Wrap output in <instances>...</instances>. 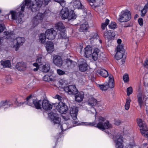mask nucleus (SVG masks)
<instances>
[{
	"label": "nucleus",
	"mask_w": 148,
	"mask_h": 148,
	"mask_svg": "<svg viewBox=\"0 0 148 148\" xmlns=\"http://www.w3.org/2000/svg\"><path fill=\"white\" fill-rule=\"evenodd\" d=\"M98 123H96L95 122L86 123L85 124L86 125L94 126L99 129L104 131L106 129H110L112 128V125L110 123L109 121L106 120V119L102 117H99L98 119Z\"/></svg>",
	"instance_id": "nucleus-1"
},
{
	"label": "nucleus",
	"mask_w": 148,
	"mask_h": 148,
	"mask_svg": "<svg viewBox=\"0 0 148 148\" xmlns=\"http://www.w3.org/2000/svg\"><path fill=\"white\" fill-rule=\"evenodd\" d=\"M27 104L33 107H34L37 110L42 108V102L41 100L33 99L32 95L28 96L26 98Z\"/></svg>",
	"instance_id": "nucleus-2"
},
{
	"label": "nucleus",
	"mask_w": 148,
	"mask_h": 148,
	"mask_svg": "<svg viewBox=\"0 0 148 148\" xmlns=\"http://www.w3.org/2000/svg\"><path fill=\"white\" fill-rule=\"evenodd\" d=\"M131 18V13L130 11L125 10H122L121 12L118 21L121 23L126 22L129 21Z\"/></svg>",
	"instance_id": "nucleus-3"
},
{
	"label": "nucleus",
	"mask_w": 148,
	"mask_h": 148,
	"mask_svg": "<svg viewBox=\"0 0 148 148\" xmlns=\"http://www.w3.org/2000/svg\"><path fill=\"white\" fill-rule=\"evenodd\" d=\"M137 123L140 128V132L145 137L147 138L148 140V129L146 125L140 119H137Z\"/></svg>",
	"instance_id": "nucleus-4"
},
{
	"label": "nucleus",
	"mask_w": 148,
	"mask_h": 148,
	"mask_svg": "<svg viewBox=\"0 0 148 148\" xmlns=\"http://www.w3.org/2000/svg\"><path fill=\"white\" fill-rule=\"evenodd\" d=\"M10 13L11 15L12 19L16 20V22L18 23H23L22 18L23 17L24 15L21 12L17 13L14 11L11 10Z\"/></svg>",
	"instance_id": "nucleus-5"
},
{
	"label": "nucleus",
	"mask_w": 148,
	"mask_h": 148,
	"mask_svg": "<svg viewBox=\"0 0 148 148\" xmlns=\"http://www.w3.org/2000/svg\"><path fill=\"white\" fill-rule=\"evenodd\" d=\"M54 105L56 106V109L59 112L62 114L66 113L68 108L65 103L60 101L59 103H56Z\"/></svg>",
	"instance_id": "nucleus-6"
},
{
	"label": "nucleus",
	"mask_w": 148,
	"mask_h": 148,
	"mask_svg": "<svg viewBox=\"0 0 148 148\" xmlns=\"http://www.w3.org/2000/svg\"><path fill=\"white\" fill-rule=\"evenodd\" d=\"M122 135L120 134L114 136L113 139L115 143L116 148H124L123 144V140Z\"/></svg>",
	"instance_id": "nucleus-7"
},
{
	"label": "nucleus",
	"mask_w": 148,
	"mask_h": 148,
	"mask_svg": "<svg viewBox=\"0 0 148 148\" xmlns=\"http://www.w3.org/2000/svg\"><path fill=\"white\" fill-rule=\"evenodd\" d=\"M44 18V14H43L41 13H38L33 17L32 21L33 26L34 27L37 26L42 22Z\"/></svg>",
	"instance_id": "nucleus-8"
},
{
	"label": "nucleus",
	"mask_w": 148,
	"mask_h": 148,
	"mask_svg": "<svg viewBox=\"0 0 148 148\" xmlns=\"http://www.w3.org/2000/svg\"><path fill=\"white\" fill-rule=\"evenodd\" d=\"M64 90L68 94L71 95H74L78 92L77 89L75 85H70L64 88Z\"/></svg>",
	"instance_id": "nucleus-9"
},
{
	"label": "nucleus",
	"mask_w": 148,
	"mask_h": 148,
	"mask_svg": "<svg viewBox=\"0 0 148 148\" xmlns=\"http://www.w3.org/2000/svg\"><path fill=\"white\" fill-rule=\"evenodd\" d=\"M73 6L74 8L82 10L83 11L84 16H86L87 15V11L86 9L82 5L79 0H75L73 2Z\"/></svg>",
	"instance_id": "nucleus-10"
},
{
	"label": "nucleus",
	"mask_w": 148,
	"mask_h": 148,
	"mask_svg": "<svg viewBox=\"0 0 148 148\" xmlns=\"http://www.w3.org/2000/svg\"><path fill=\"white\" fill-rule=\"evenodd\" d=\"M59 115L56 113L51 112L49 114V117L54 124H60L61 119L59 117Z\"/></svg>",
	"instance_id": "nucleus-11"
},
{
	"label": "nucleus",
	"mask_w": 148,
	"mask_h": 148,
	"mask_svg": "<svg viewBox=\"0 0 148 148\" xmlns=\"http://www.w3.org/2000/svg\"><path fill=\"white\" fill-rule=\"evenodd\" d=\"M45 33L47 38L51 40L55 38L57 34L56 32L53 28L47 30Z\"/></svg>",
	"instance_id": "nucleus-12"
},
{
	"label": "nucleus",
	"mask_w": 148,
	"mask_h": 148,
	"mask_svg": "<svg viewBox=\"0 0 148 148\" xmlns=\"http://www.w3.org/2000/svg\"><path fill=\"white\" fill-rule=\"evenodd\" d=\"M115 35V33L112 30H106L103 33L104 37L108 40V42L114 39Z\"/></svg>",
	"instance_id": "nucleus-13"
},
{
	"label": "nucleus",
	"mask_w": 148,
	"mask_h": 148,
	"mask_svg": "<svg viewBox=\"0 0 148 148\" xmlns=\"http://www.w3.org/2000/svg\"><path fill=\"white\" fill-rule=\"evenodd\" d=\"M42 4V1L38 0L35 4H32L29 6V8L33 12H35L40 9Z\"/></svg>",
	"instance_id": "nucleus-14"
},
{
	"label": "nucleus",
	"mask_w": 148,
	"mask_h": 148,
	"mask_svg": "<svg viewBox=\"0 0 148 148\" xmlns=\"http://www.w3.org/2000/svg\"><path fill=\"white\" fill-rule=\"evenodd\" d=\"M101 52L99 49L97 48H95L94 49L93 53L91 54V58L95 61L97 60L99 58L100 59H102L100 54Z\"/></svg>",
	"instance_id": "nucleus-15"
},
{
	"label": "nucleus",
	"mask_w": 148,
	"mask_h": 148,
	"mask_svg": "<svg viewBox=\"0 0 148 148\" xmlns=\"http://www.w3.org/2000/svg\"><path fill=\"white\" fill-rule=\"evenodd\" d=\"M78 67L79 70L81 72H84L88 69V64L85 60L82 59L80 60Z\"/></svg>",
	"instance_id": "nucleus-16"
},
{
	"label": "nucleus",
	"mask_w": 148,
	"mask_h": 148,
	"mask_svg": "<svg viewBox=\"0 0 148 148\" xmlns=\"http://www.w3.org/2000/svg\"><path fill=\"white\" fill-rule=\"evenodd\" d=\"M53 62L55 65L58 67L62 66L63 63L61 57L57 55H55L53 57Z\"/></svg>",
	"instance_id": "nucleus-17"
},
{
	"label": "nucleus",
	"mask_w": 148,
	"mask_h": 148,
	"mask_svg": "<svg viewBox=\"0 0 148 148\" xmlns=\"http://www.w3.org/2000/svg\"><path fill=\"white\" fill-rule=\"evenodd\" d=\"M52 106L47 100H43L42 102V108L46 110H51L52 109Z\"/></svg>",
	"instance_id": "nucleus-18"
},
{
	"label": "nucleus",
	"mask_w": 148,
	"mask_h": 148,
	"mask_svg": "<svg viewBox=\"0 0 148 148\" xmlns=\"http://www.w3.org/2000/svg\"><path fill=\"white\" fill-rule=\"evenodd\" d=\"M69 10L67 8H63L60 12V15L62 19H68Z\"/></svg>",
	"instance_id": "nucleus-19"
},
{
	"label": "nucleus",
	"mask_w": 148,
	"mask_h": 148,
	"mask_svg": "<svg viewBox=\"0 0 148 148\" xmlns=\"http://www.w3.org/2000/svg\"><path fill=\"white\" fill-rule=\"evenodd\" d=\"M78 112V109L77 108L74 107L70 109V114L73 119L75 120L77 119V115Z\"/></svg>",
	"instance_id": "nucleus-20"
},
{
	"label": "nucleus",
	"mask_w": 148,
	"mask_h": 148,
	"mask_svg": "<svg viewBox=\"0 0 148 148\" xmlns=\"http://www.w3.org/2000/svg\"><path fill=\"white\" fill-rule=\"evenodd\" d=\"M46 48L48 53H51L54 51V44L51 41H47L45 44Z\"/></svg>",
	"instance_id": "nucleus-21"
},
{
	"label": "nucleus",
	"mask_w": 148,
	"mask_h": 148,
	"mask_svg": "<svg viewBox=\"0 0 148 148\" xmlns=\"http://www.w3.org/2000/svg\"><path fill=\"white\" fill-rule=\"evenodd\" d=\"M75 97V100L78 102H80L82 101L84 98V93L83 92H77V94L74 95Z\"/></svg>",
	"instance_id": "nucleus-22"
},
{
	"label": "nucleus",
	"mask_w": 148,
	"mask_h": 148,
	"mask_svg": "<svg viewBox=\"0 0 148 148\" xmlns=\"http://www.w3.org/2000/svg\"><path fill=\"white\" fill-rule=\"evenodd\" d=\"M16 40V42L17 47L16 48V50H17V48L20 45H22L24 42L25 41V39L23 37H18L16 38V40H14L15 42Z\"/></svg>",
	"instance_id": "nucleus-23"
},
{
	"label": "nucleus",
	"mask_w": 148,
	"mask_h": 148,
	"mask_svg": "<svg viewBox=\"0 0 148 148\" xmlns=\"http://www.w3.org/2000/svg\"><path fill=\"white\" fill-rule=\"evenodd\" d=\"M77 17V15L75 14L74 10H71L69 11L67 19L69 21H73L76 19Z\"/></svg>",
	"instance_id": "nucleus-24"
},
{
	"label": "nucleus",
	"mask_w": 148,
	"mask_h": 148,
	"mask_svg": "<svg viewBox=\"0 0 148 148\" xmlns=\"http://www.w3.org/2000/svg\"><path fill=\"white\" fill-rule=\"evenodd\" d=\"M97 72L99 74L105 78L107 77L108 76L110 75H109L108 71L103 69L98 70Z\"/></svg>",
	"instance_id": "nucleus-25"
},
{
	"label": "nucleus",
	"mask_w": 148,
	"mask_h": 148,
	"mask_svg": "<svg viewBox=\"0 0 148 148\" xmlns=\"http://www.w3.org/2000/svg\"><path fill=\"white\" fill-rule=\"evenodd\" d=\"M97 100L93 97L89 99L88 101V104L92 108H93L95 111H96V109L94 108V106L97 104Z\"/></svg>",
	"instance_id": "nucleus-26"
},
{
	"label": "nucleus",
	"mask_w": 148,
	"mask_h": 148,
	"mask_svg": "<svg viewBox=\"0 0 148 148\" xmlns=\"http://www.w3.org/2000/svg\"><path fill=\"white\" fill-rule=\"evenodd\" d=\"M109 81L108 82V88H112L114 86V80L113 76L111 75L109 76Z\"/></svg>",
	"instance_id": "nucleus-27"
},
{
	"label": "nucleus",
	"mask_w": 148,
	"mask_h": 148,
	"mask_svg": "<svg viewBox=\"0 0 148 148\" xmlns=\"http://www.w3.org/2000/svg\"><path fill=\"white\" fill-rule=\"evenodd\" d=\"M56 29L60 31L63 30L65 28V27L62 22H59L56 23L55 25Z\"/></svg>",
	"instance_id": "nucleus-28"
},
{
	"label": "nucleus",
	"mask_w": 148,
	"mask_h": 148,
	"mask_svg": "<svg viewBox=\"0 0 148 148\" xmlns=\"http://www.w3.org/2000/svg\"><path fill=\"white\" fill-rule=\"evenodd\" d=\"M84 49L85 56L87 57H88L91 54L92 47L89 46H88L85 48Z\"/></svg>",
	"instance_id": "nucleus-29"
},
{
	"label": "nucleus",
	"mask_w": 148,
	"mask_h": 148,
	"mask_svg": "<svg viewBox=\"0 0 148 148\" xmlns=\"http://www.w3.org/2000/svg\"><path fill=\"white\" fill-rule=\"evenodd\" d=\"M1 64L4 67H10L11 66L10 62L9 60H6L1 62Z\"/></svg>",
	"instance_id": "nucleus-30"
},
{
	"label": "nucleus",
	"mask_w": 148,
	"mask_h": 148,
	"mask_svg": "<svg viewBox=\"0 0 148 148\" xmlns=\"http://www.w3.org/2000/svg\"><path fill=\"white\" fill-rule=\"evenodd\" d=\"M123 52L117 51L115 55V58L117 60H119L122 58L123 56Z\"/></svg>",
	"instance_id": "nucleus-31"
},
{
	"label": "nucleus",
	"mask_w": 148,
	"mask_h": 148,
	"mask_svg": "<svg viewBox=\"0 0 148 148\" xmlns=\"http://www.w3.org/2000/svg\"><path fill=\"white\" fill-rule=\"evenodd\" d=\"M107 82H105L102 84H99V87L100 88L101 90H106L108 88Z\"/></svg>",
	"instance_id": "nucleus-32"
},
{
	"label": "nucleus",
	"mask_w": 148,
	"mask_h": 148,
	"mask_svg": "<svg viewBox=\"0 0 148 148\" xmlns=\"http://www.w3.org/2000/svg\"><path fill=\"white\" fill-rule=\"evenodd\" d=\"M39 39L41 42L44 43L46 39L47 38L46 34L44 33H41L39 36Z\"/></svg>",
	"instance_id": "nucleus-33"
},
{
	"label": "nucleus",
	"mask_w": 148,
	"mask_h": 148,
	"mask_svg": "<svg viewBox=\"0 0 148 148\" xmlns=\"http://www.w3.org/2000/svg\"><path fill=\"white\" fill-rule=\"evenodd\" d=\"M23 63V62L18 63L16 66L17 69L19 70H23L24 68H25V66L24 65Z\"/></svg>",
	"instance_id": "nucleus-34"
},
{
	"label": "nucleus",
	"mask_w": 148,
	"mask_h": 148,
	"mask_svg": "<svg viewBox=\"0 0 148 148\" xmlns=\"http://www.w3.org/2000/svg\"><path fill=\"white\" fill-rule=\"evenodd\" d=\"M88 25L85 24H82L81 25L79 29V31L80 32H84L87 30Z\"/></svg>",
	"instance_id": "nucleus-35"
},
{
	"label": "nucleus",
	"mask_w": 148,
	"mask_h": 148,
	"mask_svg": "<svg viewBox=\"0 0 148 148\" xmlns=\"http://www.w3.org/2000/svg\"><path fill=\"white\" fill-rule=\"evenodd\" d=\"M66 30L64 29H63V30H61V31H60V37L61 38H64L65 39L67 38L66 34Z\"/></svg>",
	"instance_id": "nucleus-36"
},
{
	"label": "nucleus",
	"mask_w": 148,
	"mask_h": 148,
	"mask_svg": "<svg viewBox=\"0 0 148 148\" xmlns=\"http://www.w3.org/2000/svg\"><path fill=\"white\" fill-rule=\"evenodd\" d=\"M148 8V2L147 4H146L144 6V8L141 11V16H145L146 13L147 8Z\"/></svg>",
	"instance_id": "nucleus-37"
},
{
	"label": "nucleus",
	"mask_w": 148,
	"mask_h": 148,
	"mask_svg": "<svg viewBox=\"0 0 148 148\" xmlns=\"http://www.w3.org/2000/svg\"><path fill=\"white\" fill-rule=\"evenodd\" d=\"M131 101L130 98H127L126 99V103L125 106V108L126 110H129Z\"/></svg>",
	"instance_id": "nucleus-38"
},
{
	"label": "nucleus",
	"mask_w": 148,
	"mask_h": 148,
	"mask_svg": "<svg viewBox=\"0 0 148 148\" xmlns=\"http://www.w3.org/2000/svg\"><path fill=\"white\" fill-rule=\"evenodd\" d=\"M110 22L109 20L107 18L106 19L105 22L102 23L101 24V28L103 30L105 29V28L107 27V25Z\"/></svg>",
	"instance_id": "nucleus-39"
},
{
	"label": "nucleus",
	"mask_w": 148,
	"mask_h": 148,
	"mask_svg": "<svg viewBox=\"0 0 148 148\" xmlns=\"http://www.w3.org/2000/svg\"><path fill=\"white\" fill-rule=\"evenodd\" d=\"M50 66L49 64H46L43 65L42 68V71L44 72L47 73L49 71L50 69Z\"/></svg>",
	"instance_id": "nucleus-40"
},
{
	"label": "nucleus",
	"mask_w": 148,
	"mask_h": 148,
	"mask_svg": "<svg viewBox=\"0 0 148 148\" xmlns=\"http://www.w3.org/2000/svg\"><path fill=\"white\" fill-rule=\"evenodd\" d=\"M99 38V36L97 33L96 32L92 33V34L91 36L90 37L89 39L90 40H93V39H97Z\"/></svg>",
	"instance_id": "nucleus-41"
},
{
	"label": "nucleus",
	"mask_w": 148,
	"mask_h": 148,
	"mask_svg": "<svg viewBox=\"0 0 148 148\" xmlns=\"http://www.w3.org/2000/svg\"><path fill=\"white\" fill-rule=\"evenodd\" d=\"M138 98V104L141 108L143 105V101L142 100V98L141 96H137Z\"/></svg>",
	"instance_id": "nucleus-42"
},
{
	"label": "nucleus",
	"mask_w": 148,
	"mask_h": 148,
	"mask_svg": "<svg viewBox=\"0 0 148 148\" xmlns=\"http://www.w3.org/2000/svg\"><path fill=\"white\" fill-rule=\"evenodd\" d=\"M109 28L114 29L117 27V25L114 22H112L108 25Z\"/></svg>",
	"instance_id": "nucleus-43"
},
{
	"label": "nucleus",
	"mask_w": 148,
	"mask_h": 148,
	"mask_svg": "<svg viewBox=\"0 0 148 148\" xmlns=\"http://www.w3.org/2000/svg\"><path fill=\"white\" fill-rule=\"evenodd\" d=\"M55 2L59 3L63 8L65 6L66 2L64 0H54Z\"/></svg>",
	"instance_id": "nucleus-44"
},
{
	"label": "nucleus",
	"mask_w": 148,
	"mask_h": 148,
	"mask_svg": "<svg viewBox=\"0 0 148 148\" xmlns=\"http://www.w3.org/2000/svg\"><path fill=\"white\" fill-rule=\"evenodd\" d=\"M123 80L125 83L129 81V77L128 74L125 73L124 75Z\"/></svg>",
	"instance_id": "nucleus-45"
},
{
	"label": "nucleus",
	"mask_w": 148,
	"mask_h": 148,
	"mask_svg": "<svg viewBox=\"0 0 148 148\" xmlns=\"http://www.w3.org/2000/svg\"><path fill=\"white\" fill-rule=\"evenodd\" d=\"M133 92L132 88V87H130L127 89V94L128 96L132 94Z\"/></svg>",
	"instance_id": "nucleus-46"
},
{
	"label": "nucleus",
	"mask_w": 148,
	"mask_h": 148,
	"mask_svg": "<svg viewBox=\"0 0 148 148\" xmlns=\"http://www.w3.org/2000/svg\"><path fill=\"white\" fill-rule=\"evenodd\" d=\"M25 103V101L24 102H21L18 99H16L15 102V103L18 106H20L21 105H23Z\"/></svg>",
	"instance_id": "nucleus-47"
},
{
	"label": "nucleus",
	"mask_w": 148,
	"mask_h": 148,
	"mask_svg": "<svg viewBox=\"0 0 148 148\" xmlns=\"http://www.w3.org/2000/svg\"><path fill=\"white\" fill-rule=\"evenodd\" d=\"M123 45H119L117 47V51L123 52Z\"/></svg>",
	"instance_id": "nucleus-48"
},
{
	"label": "nucleus",
	"mask_w": 148,
	"mask_h": 148,
	"mask_svg": "<svg viewBox=\"0 0 148 148\" xmlns=\"http://www.w3.org/2000/svg\"><path fill=\"white\" fill-rule=\"evenodd\" d=\"M7 100L2 101L0 102V108L7 106Z\"/></svg>",
	"instance_id": "nucleus-49"
},
{
	"label": "nucleus",
	"mask_w": 148,
	"mask_h": 148,
	"mask_svg": "<svg viewBox=\"0 0 148 148\" xmlns=\"http://www.w3.org/2000/svg\"><path fill=\"white\" fill-rule=\"evenodd\" d=\"M6 82L8 84H10L12 83V80L11 76L10 75H8L6 77Z\"/></svg>",
	"instance_id": "nucleus-50"
},
{
	"label": "nucleus",
	"mask_w": 148,
	"mask_h": 148,
	"mask_svg": "<svg viewBox=\"0 0 148 148\" xmlns=\"http://www.w3.org/2000/svg\"><path fill=\"white\" fill-rule=\"evenodd\" d=\"M73 61L71 60H67L66 61V64L68 67L71 66L72 65V62Z\"/></svg>",
	"instance_id": "nucleus-51"
},
{
	"label": "nucleus",
	"mask_w": 148,
	"mask_h": 148,
	"mask_svg": "<svg viewBox=\"0 0 148 148\" xmlns=\"http://www.w3.org/2000/svg\"><path fill=\"white\" fill-rule=\"evenodd\" d=\"M57 72L59 75H63L65 73V71L60 69L57 70Z\"/></svg>",
	"instance_id": "nucleus-52"
},
{
	"label": "nucleus",
	"mask_w": 148,
	"mask_h": 148,
	"mask_svg": "<svg viewBox=\"0 0 148 148\" xmlns=\"http://www.w3.org/2000/svg\"><path fill=\"white\" fill-rule=\"evenodd\" d=\"M31 2V0H25V1L23 2V4L26 6H28Z\"/></svg>",
	"instance_id": "nucleus-53"
},
{
	"label": "nucleus",
	"mask_w": 148,
	"mask_h": 148,
	"mask_svg": "<svg viewBox=\"0 0 148 148\" xmlns=\"http://www.w3.org/2000/svg\"><path fill=\"white\" fill-rule=\"evenodd\" d=\"M114 123L115 125H119L121 123V121L120 120L115 119Z\"/></svg>",
	"instance_id": "nucleus-54"
},
{
	"label": "nucleus",
	"mask_w": 148,
	"mask_h": 148,
	"mask_svg": "<svg viewBox=\"0 0 148 148\" xmlns=\"http://www.w3.org/2000/svg\"><path fill=\"white\" fill-rule=\"evenodd\" d=\"M138 22L140 26H142L143 25V20L141 18H140L138 19Z\"/></svg>",
	"instance_id": "nucleus-55"
},
{
	"label": "nucleus",
	"mask_w": 148,
	"mask_h": 148,
	"mask_svg": "<svg viewBox=\"0 0 148 148\" xmlns=\"http://www.w3.org/2000/svg\"><path fill=\"white\" fill-rule=\"evenodd\" d=\"M41 59L42 58L40 57L36 59V62L37 63H39L40 64H41Z\"/></svg>",
	"instance_id": "nucleus-56"
},
{
	"label": "nucleus",
	"mask_w": 148,
	"mask_h": 148,
	"mask_svg": "<svg viewBox=\"0 0 148 148\" xmlns=\"http://www.w3.org/2000/svg\"><path fill=\"white\" fill-rule=\"evenodd\" d=\"M49 79V77L48 76L45 75L43 77V79L45 81H48Z\"/></svg>",
	"instance_id": "nucleus-57"
},
{
	"label": "nucleus",
	"mask_w": 148,
	"mask_h": 148,
	"mask_svg": "<svg viewBox=\"0 0 148 148\" xmlns=\"http://www.w3.org/2000/svg\"><path fill=\"white\" fill-rule=\"evenodd\" d=\"M25 6H26V5H25V4H23V3L22 4V5H21V12H23L24 11L25 7Z\"/></svg>",
	"instance_id": "nucleus-58"
},
{
	"label": "nucleus",
	"mask_w": 148,
	"mask_h": 148,
	"mask_svg": "<svg viewBox=\"0 0 148 148\" xmlns=\"http://www.w3.org/2000/svg\"><path fill=\"white\" fill-rule=\"evenodd\" d=\"M7 106H8L9 107L12 105V103L9 100H7Z\"/></svg>",
	"instance_id": "nucleus-59"
},
{
	"label": "nucleus",
	"mask_w": 148,
	"mask_h": 148,
	"mask_svg": "<svg viewBox=\"0 0 148 148\" xmlns=\"http://www.w3.org/2000/svg\"><path fill=\"white\" fill-rule=\"evenodd\" d=\"M4 27L1 24H0V32H3L4 30Z\"/></svg>",
	"instance_id": "nucleus-60"
},
{
	"label": "nucleus",
	"mask_w": 148,
	"mask_h": 148,
	"mask_svg": "<svg viewBox=\"0 0 148 148\" xmlns=\"http://www.w3.org/2000/svg\"><path fill=\"white\" fill-rule=\"evenodd\" d=\"M51 0H44V4L45 5L48 4V3L51 1Z\"/></svg>",
	"instance_id": "nucleus-61"
},
{
	"label": "nucleus",
	"mask_w": 148,
	"mask_h": 148,
	"mask_svg": "<svg viewBox=\"0 0 148 148\" xmlns=\"http://www.w3.org/2000/svg\"><path fill=\"white\" fill-rule=\"evenodd\" d=\"M144 66L146 68L148 69V60L145 61V64Z\"/></svg>",
	"instance_id": "nucleus-62"
},
{
	"label": "nucleus",
	"mask_w": 148,
	"mask_h": 148,
	"mask_svg": "<svg viewBox=\"0 0 148 148\" xmlns=\"http://www.w3.org/2000/svg\"><path fill=\"white\" fill-rule=\"evenodd\" d=\"M56 97L58 100H61V97L58 95H56Z\"/></svg>",
	"instance_id": "nucleus-63"
},
{
	"label": "nucleus",
	"mask_w": 148,
	"mask_h": 148,
	"mask_svg": "<svg viewBox=\"0 0 148 148\" xmlns=\"http://www.w3.org/2000/svg\"><path fill=\"white\" fill-rule=\"evenodd\" d=\"M121 42L122 40L121 39H119L117 40V42L119 44H120L121 43Z\"/></svg>",
	"instance_id": "nucleus-64"
}]
</instances>
